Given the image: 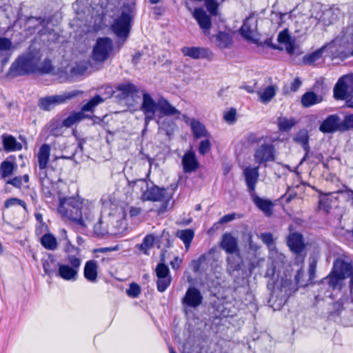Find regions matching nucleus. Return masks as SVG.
<instances>
[{
	"label": "nucleus",
	"instance_id": "obj_55",
	"mask_svg": "<svg viewBox=\"0 0 353 353\" xmlns=\"http://www.w3.org/2000/svg\"><path fill=\"white\" fill-rule=\"evenodd\" d=\"M277 41L280 43L290 44V37L288 30H284L279 33Z\"/></svg>",
	"mask_w": 353,
	"mask_h": 353
},
{
	"label": "nucleus",
	"instance_id": "obj_53",
	"mask_svg": "<svg viewBox=\"0 0 353 353\" xmlns=\"http://www.w3.org/2000/svg\"><path fill=\"white\" fill-rule=\"evenodd\" d=\"M102 225L103 221L101 217H99L98 222L93 225V230L95 234L103 236L108 233L107 230Z\"/></svg>",
	"mask_w": 353,
	"mask_h": 353
},
{
	"label": "nucleus",
	"instance_id": "obj_40",
	"mask_svg": "<svg viewBox=\"0 0 353 353\" xmlns=\"http://www.w3.org/2000/svg\"><path fill=\"white\" fill-rule=\"evenodd\" d=\"M15 165L9 161H4L0 166V177L5 179L11 176L13 173Z\"/></svg>",
	"mask_w": 353,
	"mask_h": 353
},
{
	"label": "nucleus",
	"instance_id": "obj_39",
	"mask_svg": "<svg viewBox=\"0 0 353 353\" xmlns=\"http://www.w3.org/2000/svg\"><path fill=\"white\" fill-rule=\"evenodd\" d=\"M216 39L218 41V46L220 48H228L232 43L230 35L224 32H219L216 36Z\"/></svg>",
	"mask_w": 353,
	"mask_h": 353
},
{
	"label": "nucleus",
	"instance_id": "obj_58",
	"mask_svg": "<svg viewBox=\"0 0 353 353\" xmlns=\"http://www.w3.org/2000/svg\"><path fill=\"white\" fill-rule=\"evenodd\" d=\"M87 70V67L83 65L77 64L72 67L71 73L75 76L83 75Z\"/></svg>",
	"mask_w": 353,
	"mask_h": 353
},
{
	"label": "nucleus",
	"instance_id": "obj_11",
	"mask_svg": "<svg viewBox=\"0 0 353 353\" xmlns=\"http://www.w3.org/2000/svg\"><path fill=\"white\" fill-rule=\"evenodd\" d=\"M275 147L272 143H263L255 150L254 159L256 163L263 164L274 161L276 159Z\"/></svg>",
	"mask_w": 353,
	"mask_h": 353
},
{
	"label": "nucleus",
	"instance_id": "obj_13",
	"mask_svg": "<svg viewBox=\"0 0 353 353\" xmlns=\"http://www.w3.org/2000/svg\"><path fill=\"white\" fill-rule=\"evenodd\" d=\"M203 296L200 290L195 287H189L181 300L183 305L196 308L203 302Z\"/></svg>",
	"mask_w": 353,
	"mask_h": 353
},
{
	"label": "nucleus",
	"instance_id": "obj_49",
	"mask_svg": "<svg viewBox=\"0 0 353 353\" xmlns=\"http://www.w3.org/2000/svg\"><path fill=\"white\" fill-rule=\"evenodd\" d=\"M12 48V43L10 39L6 37H0V54L10 51Z\"/></svg>",
	"mask_w": 353,
	"mask_h": 353
},
{
	"label": "nucleus",
	"instance_id": "obj_4",
	"mask_svg": "<svg viewBox=\"0 0 353 353\" xmlns=\"http://www.w3.org/2000/svg\"><path fill=\"white\" fill-rule=\"evenodd\" d=\"M40 58L37 53L28 52L19 56L10 65L8 75L17 77L37 72Z\"/></svg>",
	"mask_w": 353,
	"mask_h": 353
},
{
	"label": "nucleus",
	"instance_id": "obj_62",
	"mask_svg": "<svg viewBox=\"0 0 353 353\" xmlns=\"http://www.w3.org/2000/svg\"><path fill=\"white\" fill-rule=\"evenodd\" d=\"M235 218H236L235 213L228 214L224 215L219 219V223H220V224L227 223L228 222L233 221L234 219H235Z\"/></svg>",
	"mask_w": 353,
	"mask_h": 353
},
{
	"label": "nucleus",
	"instance_id": "obj_27",
	"mask_svg": "<svg viewBox=\"0 0 353 353\" xmlns=\"http://www.w3.org/2000/svg\"><path fill=\"white\" fill-rule=\"evenodd\" d=\"M265 276L268 279V288L272 291L276 287L279 279V274L276 273V266L274 262H272L268 265Z\"/></svg>",
	"mask_w": 353,
	"mask_h": 353
},
{
	"label": "nucleus",
	"instance_id": "obj_20",
	"mask_svg": "<svg viewBox=\"0 0 353 353\" xmlns=\"http://www.w3.org/2000/svg\"><path fill=\"white\" fill-rule=\"evenodd\" d=\"M83 276L90 283H96L98 276V263L95 260L85 262L83 268Z\"/></svg>",
	"mask_w": 353,
	"mask_h": 353
},
{
	"label": "nucleus",
	"instance_id": "obj_31",
	"mask_svg": "<svg viewBox=\"0 0 353 353\" xmlns=\"http://www.w3.org/2000/svg\"><path fill=\"white\" fill-rule=\"evenodd\" d=\"M323 101V97L317 95L312 91H307L304 93L301 99L302 105L305 108H310L314 105L321 103Z\"/></svg>",
	"mask_w": 353,
	"mask_h": 353
},
{
	"label": "nucleus",
	"instance_id": "obj_48",
	"mask_svg": "<svg viewBox=\"0 0 353 353\" xmlns=\"http://www.w3.org/2000/svg\"><path fill=\"white\" fill-rule=\"evenodd\" d=\"M332 200L327 196H322L319 201V208L325 213H329L331 210Z\"/></svg>",
	"mask_w": 353,
	"mask_h": 353
},
{
	"label": "nucleus",
	"instance_id": "obj_12",
	"mask_svg": "<svg viewBox=\"0 0 353 353\" xmlns=\"http://www.w3.org/2000/svg\"><path fill=\"white\" fill-rule=\"evenodd\" d=\"M319 130L324 134L343 132L342 120L336 114H330L321 123Z\"/></svg>",
	"mask_w": 353,
	"mask_h": 353
},
{
	"label": "nucleus",
	"instance_id": "obj_38",
	"mask_svg": "<svg viewBox=\"0 0 353 353\" xmlns=\"http://www.w3.org/2000/svg\"><path fill=\"white\" fill-rule=\"evenodd\" d=\"M85 118V114L82 112H73L70 114L67 118L63 121L64 127L70 128L76 123L81 121Z\"/></svg>",
	"mask_w": 353,
	"mask_h": 353
},
{
	"label": "nucleus",
	"instance_id": "obj_35",
	"mask_svg": "<svg viewBox=\"0 0 353 353\" xmlns=\"http://www.w3.org/2000/svg\"><path fill=\"white\" fill-rule=\"evenodd\" d=\"M294 139L296 143L301 144L303 149L305 151V154L303 159V160H305L310 153L309 136L307 131H299Z\"/></svg>",
	"mask_w": 353,
	"mask_h": 353
},
{
	"label": "nucleus",
	"instance_id": "obj_17",
	"mask_svg": "<svg viewBox=\"0 0 353 353\" xmlns=\"http://www.w3.org/2000/svg\"><path fill=\"white\" fill-rule=\"evenodd\" d=\"M257 30V20L254 19V14H250L243 23L240 32L243 37L247 40H252L253 35Z\"/></svg>",
	"mask_w": 353,
	"mask_h": 353
},
{
	"label": "nucleus",
	"instance_id": "obj_18",
	"mask_svg": "<svg viewBox=\"0 0 353 353\" xmlns=\"http://www.w3.org/2000/svg\"><path fill=\"white\" fill-rule=\"evenodd\" d=\"M243 175L250 194L255 192L256 184L259 176V167H246L243 170Z\"/></svg>",
	"mask_w": 353,
	"mask_h": 353
},
{
	"label": "nucleus",
	"instance_id": "obj_59",
	"mask_svg": "<svg viewBox=\"0 0 353 353\" xmlns=\"http://www.w3.org/2000/svg\"><path fill=\"white\" fill-rule=\"evenodd\" d=\"M48 227L45 223H39L36 227L35 234L37 236H41L46 234L45 232H48Z\"/></svg>",
	"mask_w": 353,
	"mask_h": 353
},
{
	"label": "nucleus",
	"instance_id": "obj_42",
	"mask_svg": "<svg viewBox=\"0 0 353 353\" xmlns=\"http://www.w3.org/2000/svg\"><path fill=\"white\" fill-rule=\"evenodd\" d=\"M296 124L294 119L279 118L278 120L279 129L281 131H288Z\"/></svg>",
	"mask_w": 353,
	"mask_h": 353
},
{
	"label": "nucleus",
	"instance_id": "obj_9",
	"mask_svg": "<svg viewBox=\"0 0 353 353\" xmlns=\"http://www.w3.org/2000/svg\"><path fill=\"white\" fill-rule=\"evenodd\" d=\"M112 51L113 43L111 39L108 37L98 38L92 50V59L103 63L110 57Z\"/></svg>",
	"mask_w": 353,
	"mask_h": 353
},
{
	"label": "nucleus",
	"instance_id": "obj_3",
	"mask_svg": "<svg viewBox=\"0 0 353 353\" xmlns=\"http://www.w3.org/2000/svg\"><path fill=\"white\" fill-rule=\"evenodd\" d=\"M128 185L132 188L137 187L140 189L141 199L143 201L168 202L171 198L167 188H159L153 182L145 179L128 181Z\"/></svg>",
	"mask_w": 353,
	"mask_h": 353
},
{
	"label": "nucleus",
	"instance_id": "obj_61",
	"mask_svg": "<svg viewBox=\"0 0 353 353\" xmlns=\"http://www.w3.org/2000/svg\"><path fill=\"white\" fill-rule=\"evenodd\" d=\"M263 137H259L256 133L251 132L247 136V141L250 143H258L263 140Z\"/></svg>",
	"mask_w": 353,
	"mask_h": 353
},
{
	"label": "nucleus",
	"instance_id": "obj_46",
	"mask_svg": "<svg viewBox=\"0 0 353 353\" xmlns=\"http://www.w3.org/2000/svg\"><path fill=\"white\" fill-rule=\"evenodd\" d=\"M28 183L29 182L28 174H24L23 176H15L7 181L8 184L12 185L14 188H20L22 185V182Z\"/></svg>",
	"mask_w": 353,
	"mask_h": 353
},
{
	"label": "nucleus",
	"instance_id": "obj_52",
	"mask_svg": "<svg viewBox=\"0 0 353 353\" xmlns=\"http://www.w3.org/2000/svg\"><path fill=\"white\" fill-rule=\"evenodd\" d=\"M211 149V143L208 138L205 140H202L199 145V152L201 155H205L207 154Z\"/></svg>",
	"mask_w": 353,
	"mask_h": 353
},
{
	"label": "nucleus",
	"instance_id": "obj_23",
	"mask_svg": "<svg viewBox=\"0 0 353 353\" xmlns=\"http://www.w3.org/2000/svg\"><path fill=\"white\" fill-rule=\"evenodd\" d=\"M61 233L62 236L65 240V243L63 248V252H65V256L63 259L68 260V259L70 256H74L78 259H81L80 249L78 247H76L74 245H72L71 242L68 240L65 230L63 229L61 230Z\"/></svg>",
	"mask_w": 353,
	"mask_h": 353
},
{
	"label": "nucleus",
	"instance_id": "obj_28",
	"mask_svg": "<svg viewBox=\"0 0 353 353\" xmlns=\"http://www.w3.org/2000/svg\"><path fill=\"white\" fill-rule=\"evenodd\" d=\"M226 262L227 271L230 274H232L235 271H239L242 264L240 252L238 254H229L226 258Z\"/></svg>",
	"mask_w": 353,
	"mask_h": 353
},
{
	"label": "nucleus",
	"instance_id": "obj_16",
	"mask_svg": "<svg viewBox=\"0 0 353 353\" xmlns=\"http://www.w3.org/2000/svg\"><path fill=\"white\" fill-rule=\"evenodd\" d=\"M183 170L185 173L195 172L199 168V163L196 159L195 152L188 150L185 152L181 160Z\"/></svg>",
	"mask_w": 353,
	"mask_h": 353
},
{
	"label": "nucleus",
	"instance_id": "obj_10",
	"mask_svg": "<svg viewBox=\"0 0 353 353\" xmlns=\"http://www.w3.org/2000/svg\"><path fill=\"white\" fill-rule=\"evenodd\" d=\"M333 93L336 100H344L353 94V74L340 77L334 87Z\"/></svg>",
	"mask_w": 353,
	"mask_h": 353
},
{
	"label": "nucleus",
	"instance_id": "obj_21",
	"mask_svg": "<svg viewBox=\"0 0 353 353\" xmlns=\"http://www.w3.org/2000/svg\"><path fill=\"white\" fill-rule=\"evenodd\" d=\"M250 196L254 205L266 216L272 214L273 203L270 200L259 197L256 192L250 194Z\"/></svg>",
	"mask_w": 353,
	"mask_h": 353
},
{
	"label": "nucleus",
	"instance_id": "obj_51",
	"mask_svg": "<svg viewBox=\"0 0 353 353\" xmlns=\"http://www.w3.org/2000/svg\"><path fill=\"white\" fill-rule=\"evenodd\" d=\"M126 293L131 298H137L141 293V288L138 284L132 283L126 290Z\"/></svg>",
	"mask_w": 353,
	"mask_h": 353
},
{
	"label": "nucleus",
	"instance_id": "obj_56",
	"mask_svg": "<svg viewBox=\"0 0 353 353\" xmlns=\"http://www.w3.org/2000/svg\"><path fill=\"white\" fill-rule=\"evenodd\" d=\"M52 70V66L51 61L49 59H45L41 67L38 65L37 72L39 73H49Z\"/></svg>",
	"mask_w": 353,
	"mask_h": 353
},
{
	"label": "nucleus",
	"instance_id": "obj_5",
	"mask_svg": "<svg viewBox=\"0 0 353 353\" xmlns=\"http://www.w3.org/2000/svg\"><path fill=\"white\" fill-rule=\"evenodd\" d=\"M119 11L120 14L114 20L111 29L117 37L125 39L130 31L135 14V8L133 4L125 3L121 7Z\"/></svg>",
	"mask_w": 353,
	"mask_h": 353
},
{
	"label": "nucleus",
	"instance_id": "obj_64",
	"mask_svg": "<svg viewBox=\"0 0 353 353\" xmlns=\"http://www.w3.org/2000/svg\"><path fill=\"white\" fill-rule=\"evenodd\" d=\"M141 212H142L141 208L132 206V207H130V208L129 214L132 217L137 216L141 213Z\"/></svg>",
	"mask_w": 353,
	"mask_h": 353
},
{
	"label": "nucleus",
	"instance_id": "obj_47",
	"mask_svg": "<svg viewBox=\"0 0 353 353\" xmlns=\"http://www.w3.org/2000/svg\"><path fill=\"white\" fill-rule=\"evenodd\" d=\"M172 282V277H162L157 278V290L160 292H165L167 288L170 285Z\"/></svg>",
	"mask_w": 353,
	"mask_h": 353
},
{
	"label": "nucleus",
	"instance_id": "obj_8",
	"mask_svg": "<svg viewBox=\"0 0 353 353\" xmlns=\"http://www.w3.org/2000/svg\"><path fill=\"white\" fill-rule=\"evenodd\" d=\"M81 93V91L73 90L72 92H64L61 94L41 97L38 100V106L43 111H50L55 106L65 103L68 100H70Z\"/></svg>",
	"mask_w": 353,
	"mask_h": 353
},
{
	"label": "nucleus",
	"instance_id": "obj_15",
	"mask_svg": "<svg viewBox=\"0 0 353 353\" xmlns=\"http://www.w3.org/2000/svg\"><path fill=\"white\" fill-rule=\"evenodd\" d=\"M181 52L184 56L194 59H207L212 60L214 56L213 52L206 48L185 46L182 48Z\"/></svg>",
	"mask_w": 353,
	"mask_h": 353
},
{
	"label": "nucleus",
	"instance_id": "obj_43",
	"mask_svg": "<svg viewBox=\"0 0 353 353\" xmlns=\"http://www.w3.org/2000/svg\"><path fill=\"white\" fill-rule=\"evenodd\" d=\"M161 261L162 262L158 263L155 269V272L157 278L162 279V277H172L170 275L169 268L163 263V259H161Z\"/></svg>",
	"mask_w": 353,
	"mask_h": 353
},
{
	"label": "nucleus",
	"instance_id": "obj_24",
	"mask_svg": "<svg viewBox=\"0 0 353 353\" xmlns=\"http://www.w3.org/2000/svg\"><path fill=\"white\" fill-rule=\"evenodd\" d=\"M117 90L121 92L119 97L120 99H126L128 97H134L139 92V89L136 85L131 83H123L119 84Z\"/></svg>",
	"mask_w": 353,
	"mask_h": 353
},
{
	"label": "nucleus",
	"instance_id": "obj_30",
	"mask_svg": "<svg viewBox=\"0 0 353 353\" xmlns=\"http://www.w3.org/2000/svg\"><path fill=\"white\" fill-rule=\"evenodd\" d=\"M345 279L334 272L333 270L328 276L325 278L323 281V283H327L330 288L333 290H341L343 286V282Z\"/></svg>",
	"mask_w": 353,
	"mask_h": 353
},
{
	"label": "nucleus",
	"instance_id": "obj_2",
	"mask_svg": "<svg viewBox=\"0 0 353 353\" xmlns=\"http://www.w3.org/2000/svg\"><path fill=\"white\" fill-rule=\"evenodd\" d=\"M141 110L145 116V125H148L150 121L155 119V113L159 111L163 116H179L181 112L175 107L172 106L170 102L163 97H161L157 102H155L151 96L144 92L143 94V102L141 106Z\"/></svg>",
	"mask_w": 353,
	"mask_h": 353
},
{
	"label": "nucleus",
	"instance_id": "obj_37",
	"mask_svg": "<svg viewBox=\"0 0 353 353\" xmlns=\"http://www.w3.org/2000/svg\"><path fill=\"white\" fill-rule=\"evenodd\" d=\"M176 236L183 242L188 249L194 236V232L192 229L180 230L176 232Z\"/></svg>",
	"mask_w": 353,
	"mask_h": 353
},
{
	"label": "nucleus",
	"instance_id": "obj_32",
	"mask_svg": "<svg viewBox=\"0 0 353 353\" xmlns=\"http://www.w3.org/2000/svg\"><path fill=\"white\" fill-rule=\"evenodd\" d=\"M2 141L4 150L7 152L21 150L22 148L21 144L12 135L3 134Z\"/></svg>",
	"mask_w": 353,
	"mask_h": 353
},
{
	"label": "nucleus",
	"instance_id": "obj_29",
	"mask_svg": "<svg viewBox=\"0 0 353 353\" xmlns=\"http://www.w3.org/2000/svg\"><path fill=\"white\" fill-rule=\"evenodd\" d=\"M277 88L274 85H270L264 89L256 91L259 101L264 103H268L276 95Z\"/></svg>",
	"mask_w": 353,
	"mask_h": 353
},
{
	"label": "nucleus",
	"instance_id": "obj_45",
	"mask_svg": "<svg viewBox=\"0 0 353 353\" xmlns=\"http://www.w3.org/2000/svg\"><path fill=\"white\" fill-rule=\"evenodd\" d=\"M325 47H322L315 52L310 53L304 57V62L307 64H311L318 61L322 57L323 52Z\"/></svg>",
	"mask_w": 353,
	"mask_h": 353
},
{
	"label": "nucleus",
	"instance_id": "obj_6",
	"mask_svg": "<svg viewBox=\"0 0 353 353\" xmlns=\"http://www.w3.org/2000/svg\"><path fill=\"white\" fill-rule=\"evenodd\" d=\"M82 264V259L70 256L68 260L57 263L56 276L63 281L74 282L78 279L79 272Z\"/></svg>",
	"mask_w": 353,
	"mask_h": 353
},
{
	"label": "nucleus",
	"instance_id": "obj_1",
	"mask_svg": "<svg viewBox=\"0 0 353 353\" xmlns=\"http://www.w3.org/2000/svg\"><path fill=\"white\" fill-rule=\"evenodd\" d=\"M58 211L63 219L81 228L92 224L96 215L94 203L79 196L60 198Z\"/></svg>",
	"mask_w": 353,
	"mask_h": 353
},
{
	"label": "nucleus",
	"instance_id": "obj_22",
	"mask_svg": "<svg viewBox=\"0 0 353 353\" xmlns=\"http://www.w3.org/2000/svg\"><path fill=\"white\" fill-rule=\"evenodd\" d=\"M333 271L345 279L352 274L353 267L351 263L338 259L334 263Z\"/></svg>",
	"mask_w": 353,
	"mask_h": 353
},
{
	"label": "nucleus",
	"instance_id": "obj_57",
	"mask_svg": "<svg viewBox=\"0 0 353 353\" xmlns=\"http://www.w3.org/2000/svg\"><path fill=\"white\" fill-rule=\"evenodd\" d=\"M236 109L234 108H231L229 111H228L227 112L225 113L224 114V120L228 123H233L236 118Z\"/></svg>",
	"mask_w": 353,
	"mask_h": 353
},
{
	"label": "nucleus",
	"instance_id": "obj_26",
	"mask_svg": "<svg viewBox=\"0 0 353 353\" xmlns=\"http://www.w3.org/2000/svg\"><path fill=\"white\" fill-rule=\"evenodd\" d=\"M190 128L195 139H201L202 137L209 138L210 134L208 132L205 126L196 119H192L190 121Z\"/></svg>",
	"mask_w": 353,
	"mask_h": 353
},
{
	"label": "nucleus",
	"instance_id": "obj_36",
	"mask_svg": "<svg viewBox=\"0 0 353 353\" xmlns=\"http://www.w3.org/2000/svg\"><path fill=\"white\" fill-rule=\"evenodd\" d=\"M56 259L53 254L49 253L47 259L41 260L42 267L46 274L50 276L54 275L56 276V271L57 269L53 268Z\"/></svg>",
	"mask_w": 353,
	"mask_h": 353
},
{
	"label": "nucleus",
	"instance_id": "obj_33",
	"mask_svg": "<svg viewBox=\"0 0 353 353\" xmlns=\"http://www.w3.org/2000/svg\"><path fill=\"white\" fill-rule=\"evenodd\" d=\"M41 245L48 250H55L58 247V243L56 237L51 233L47 232L40 238Z\"/></svg>",
	"mask_w": 353,
	"mask_h": 353
},
{
	"label": "nucleus",
	"instance_id": "obj_60",
	"mask_svg": "<svg viewBox=\"0 0 353 353\" xmlns=\"http://www.w3.org/2000/svg\"><path fill=\"white\" fill-rule=\"evenodd\" d=\"M262 241L268 246L273 244V236L270 232H263L261 234Z\"/></svg>",
	"mask_w": 353,
	"mask_h": 353
},
{
	"label": "nucleus",
	"instance_id": "obj_34",
	"mask_svg": "<svg viewBox=\"0 0 353 353\" xmlns=\"http://www.w3.org/2000/svg\"><path fill=\"white\" fill-rule=\"evenodd\" d=\"M157 123L159 125V130L163 131L168 136H171L176 128L175 123L170 119H163L161 120V117L157 119Z\"/></svg>",
	"mask_w": 353,
	"mask_h": 353
},
{
	"label": "nucleus",
	"instance_id": "obj_44",
	"mask_svg": "<svg viewBox=\"0 0 353 353\" xmlns=\"http://www.w3.org/2000/svg\"><path fill=\"white\" fill-rule=\"evenodd\" d=\"M64 127L62 121L52 119L48 125V130L52 135L58 136L61 133V128Z\"/></svg>",
	"mask_w": 353,
	"mask_h": 353
},
{
	"label": "nucleus",
	"instance_id": "obj_19",
	"mask_svg": "<svg viewBox=\"0 0 353 353\" xmlns=\"http://www.w3.org/2000/svg\"><path fill=\"white\" fill-rule=\"evenodd\" d=\"M287 244L290 250L297 254L305 249L303 235L298 232H292L288 235Z\"/></svg>",
	"mask_w": 353,
	"mask_h": 353
},
{
	"label": "nucleus",
	"instance_id": "obj_41",
	"mask_svg": "<svg viewBox=\"0 0 353 353\" xmlns=\"http://www.w3.org/2000/svg\"><path fill=\"white\" fill-rule=\"evenodd\" d=\"M155 237L153 234H147L143 239L142 243L138 245L139 249L145 254H148V250L153 247Z\"/></svg>",
	"mask_w": 353,
	"mask_h": 353
},
{
	"label": "nucleus",
	"instance_id": "obj_7",
	"mask_svg": "<svg viewBox=\"0 0 353 353\" xmlns=\"http://www.w3.org/2000/svg\"><path fill=\"white\" fill-rule=\"evenodd\" d=\"M50 146L47 143H43L41 145L37 154L38 161V171L37 174L39 179L44 194L46 195H51V192L48 188H45L44 183H48L49 179L47 176V167L50 156Z\"/></svg>",
	"mask_w": 353,
	"mask_h": 353
},
{
	"label": "nucleus",
	"instance_id": "obj_14",
	"mask_svg": "<svg viewBox=\"0 0 353 353\" xmlns=\"http://www.w3.org/2000/svg\"><path fill=\"white\" fill-rule=\"evenodd\" d=\"M219 245L228 254H238L240 252L238 239L230 232L222 235Z\"/></svg>",
	"mask_w": 353,
	"mask_h": 353
},
{
	"label": "nucleus",
	"instance_id": "obj_50",
	"mask_svg": "<svg viewBox=\"0 0 353 353\" xmlns=\"http://www.w3.org/2000/svg\"><path fill=\"white\" fill-rule=\"evenodd\" d=\"M343 132L353 129V114H347L342 120Z\"/></svg>",
	"mask_w": 353,
	"mask_h": 353
},
{
	"label": "nucleus",
	"instance_id": "obj_25",
	"mask_svg": "<svg viewBox=\"0 0 353 353\" xmlns=\"http://www.w3.org/2000/svg\"><path fill=\"white\" fill-rule=\"evenodd\" d=\"M193 16L201 29L203 30H210L211 28V19L202 8H195Z\"/></svg>",
	"mask_w": 353,
	"mask_h": 353
},
{
	"label": "nucleus",
	"instance_id": "obj_63",
	"mask_svg": "<svg viewBox=\"0 0 353 353\" xmlns=\"http://www.w3.org/2000/svg\"><path fill=\"white\" fill-rule=\"evenodd\" d=\"M302 85V81L299 77H296L290 84V90L292 92H296Z\"/></svg>",
	"mask_w": 353,
	"mask_h": 353
},
{
	"label": "nucleus",
	"instance_id": "obj_54",
	"mask_svg": "<svg viewBox=\"0 0 353 353\" xmlns=\"http://www.w3.org/2000/svg\"><path fill=\"white\" fill-rule=\"evenodd\" d=\"M208 11L211 15L217 14L218 4L214 0H204Z\"/></svg>",
	"mask_w": 353,
	"mask_h": 353
}]
</instances>
